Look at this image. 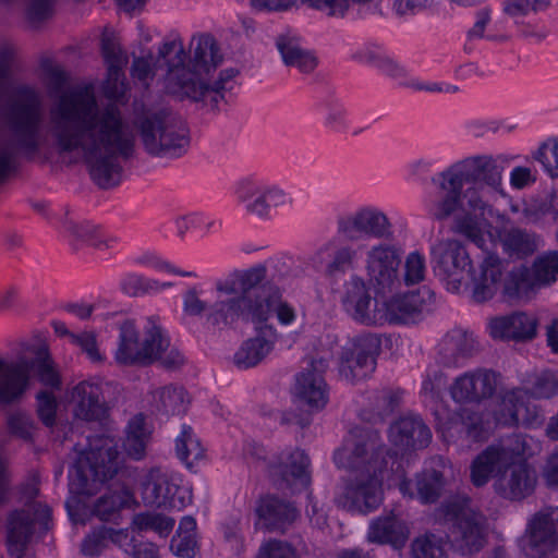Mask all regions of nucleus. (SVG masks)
Wrapping results in <instances>:
<instances>
[{
	"mask_svg": "<svg viewBox=\"0 0 558 558\" xmlns=\"http://www.w3.org/2000/svg\"><path fill=\"white\" fill-rule=\"evenodd\" d=\"M196 544L195 535L175 534L171 539L170 548L179 557L193 558Z\"/></svg>",
	"mask_w": 558,
	"mask_h": 558,
	"instance_id": "052dcab7",
	"label": "nucleus"
},
{
	"mask_svg": "<svg viewBox=\"0 0 558 558\" xmlns=\"http://www.w3.org/2000/svg\"><path fill=\"white\" fill-rule=\"evenodd\" d=\"M141 496L145 506L182 509L187 505L185 490L171 483L167 475L149 473L141 484Z\"/></svg>",
	"mask_w": 558,
	"mask_h": 558,
	"instance_id": "6ab92c4d",
	"label": "nucleus"
},
{
	"mask_svg": "<svg viewBox=\"0 0 558 558\" xmlns=\"http://www.w3.org/2000/svg\"><path fill=\"white\" fill-rule=\"evenodd\" d=\"M266 268L253 267L247 270L235 271L228 279L217 283V290L226 294H240L236 298L244 300L246 305L263 306L265 319L269 317V307L278 301V288L264 282Z\"/></svg>",
	"mask_w": 558,
	"mask_h": 558,
	"instance_id": "1a4fd4ad",
	"label": "nucleus"
},
{
	"mask_svg": "<svg viewBox=\"0 0 558 558\" xmlns=\"http://www.w3.org/2000/svg\"><path fill=\"white\" fill-rule=\"evenodd\" d=\"M51 510L47 505L34 504L29 509L13 510L7 520V543L11 555L21 558L32 536L35 525L41 532L50 529Z\"/></svg>",
	"mask_w": 558,
	"mask_h": 558,
	"instance_id": "9b49d317",
	"label": "nucleus"
},
{
	"mask_svg": "<svg viewBox=\"0 0 558 558\" xmlns=\"http://www.w3.org/2000/svg\"><path fill=\"white\" fill-rule=\"evenodd\" d=\"M293 547L282 541L272 539L264 544L256 558H294Z\"/></svg>",
	"mask_w": 558,
	"mask_h": 558,
	"instance_id": "bf43d9fd",
	"label": "nucleus"
},
{
	"mask_svg": "<svg viewBox=\"0 0 558 558\" xmlns=\"http://www.w3.org/2000/svg\"><path fill=\"white\" fill-rule=\"evenodd\" d=\"M520 437L513 436L505 442L493 444L486 447L471 464V481L476 487L487 484L490 477L497 481L514 456L524 452L519 448Z\"/></svg>",
	"mask_w": 558,
	"mask_h": 558,
	"instance_id": "ddd939ff",
	"label": "nucleus"
},
{
	"mask_svg": "<svg viewBox=\"0 0 558 558\" xmlns=\"http://www.w3.org/2000/svg\"><path fill=\"white\" fill-rule=\"evenodd\" d=\"M102 56L106 60L108 69L123 68L128 58L123 54L119 44L110 37L105 36L101 41Z\"/></svg>",
	"mask_w": 558,
	"mask_h": 558,
	"instance_id": "4d7b16f0",
	"label": "nucleus"
},
{
	"mask_svg": "<svg viewBox=\"0 0 558 558\" xmlns=\"http://www.w3.org/2000/svg\"><path fill=\"white\" fill-rule=\"evenodd\" d=\"M177 454L187 466L203 458L204 450L195 438L190 426H183L181 435L175 440Z\"/></svg>",
	"mask_w": 558,
	"mask_h": 558,
	"instance_id": "37998d69",
	"label": "nucleus"
},
{
	"mask_svg": "<svg viewBox=\"0 0 558 558\" xmlns=\"http://www.w3.org/2000/svg\"><path fill=\"white\" fill-rule=\"evenodd\" d=\"M435 521L449 525L453 542L466 553L480 551L487 542L488 522L485 514L468 497L442 502L434 512Z\"/></svg>",
	"mask_w": 558,
	"mask_h": 558,
	"instance_id": "423d86ee",
	"label": "nucleus"
},
{
	"mask_svg": "<svg viewBox=\"0 0 558 558\" xmlns=\"http://www.w3.org/2000/svg\"><path fill=\"white\" fill-rule=\"evenodd\" d=\"M416 492L418 498L425 504H433L441 496L445 481L441 472L427 470L416 476Z\"/></svg>",
	"mask_w": 558,
	"mask_h": 558,
	"instance_id": "58836bf2",
	"label": "nucleus"
},
{
	"mask_svg": "<svg viewBox=\"0 0 558 558\" xmlns=\"http://www.w3.org/2000/svg\"><path fill=\"white\" fill-rule=\"evenodd\" d=\"M435 294L427 288L409 292L384 303L385 322L390 324H410L418 320L424 312L429 311Z\"/></svg>",
	"mask_w": 558,
	"mask_h": 558,
	"instance_id": "aec40b11",
	"label": "nucleus"
},
{
	"mask_svg": "<svg viewBox=\"0 0 558 558\" xmlns=\"http://www.w3.org/2000/svg\"><path fill=\"white\" fill-rule=\"evenodd\" d=\"M14 48L9 44L0 45V99L5 90V80L10 76L11 63L14 58Z\"/></svg>",
	"mask_w": 558,
	"mask_h": 558,
	"instance_id": "0e129e2a",
	"label": "nucleus"
},
{
	"mask_svg": "<svg viewBox=\"0 0 558 558\" xmlns=\"http://www.w3.org/2000/svg\"><path fill=\"white\" fill-rule=\"evenodd\" d=\"M56 0H27L26 16L33 23H40L53 14Z\"/></svg>",
	"mask_w": 558,
	"mask_h": 558,
	"instance_id": "5fc2aeb1",
	"label": "nucleus"
},
{
	"mask_svg": "<svg viewBox=\"0 0 558 558\" xmlns=\"http://www.w3.org/2000/svg\"><path fill=\"white\" fill-rule=\"evenodd\" d=\"M191 59L185 64V50L180 40L165 43L154 68L167 66L165 86L169 94L194 101L203 99L209 89L208 75L222 61L216 40L210 35L192 38Z\"/></svg>",
	"mask_w": 558,
	"mask_h": 558,
	"instance_id": "f03ea898",
	"label": "nucleus"
},
{
	"mask_svg": "<svg viewBox=\"0 0 558 558\" xmlns=\"http://www.w3.org/2000/svg\"><path fill=\"white\" fill-rule=\"evenodd\" d=\"M132 502V492L123 486L98 498L94 506V514L101 521H109L120 509L130 506Z\"/></svg>",
	"mask_w": 558,
	"mask_h": 558,
	"instance_id": "c9c22d12",
	"label": "nucleus"
},
{
	"mask_svg": "<svg viewBox=\"0 0 558 558\" xmlns=\"http://www.w3.org/2000/svg\"><path fill=\"white\" fill-rule=\"evenodd\" d=\"M489 329L495 339L529 341L536 336L537 319L524 312H514L490 319Z\"/></svg>",
	"mask_w": 558,
	"mask_h": 558,
	"instance_id": "a878e982",
	"label": "nucleus"
},
{
	"mask_svg": "<svg viewBox=\"0 0 558 558\" xmlns=\"http://www.w3.org/2000/svg\"><path fill=\"white\" fill-rule=\"evenodd\" d=\"M381 473L359 472L354 480L349 481L343 492L336 498L339 507L349 511L366 513L381 502Z\"/></svg>",
	"mask_w": 558,
	"mask_h": 558,
	"instance_id": "2eb2a0df",
	"label": "nucleus"
},
{
	"mask_svg": "<svg viewBox=\"0 0 558 558\" xmlns=\"http://www.w3.org/2000/svg\"><path fill=\"white\" fill-rule=\"evenodd\" d=\"M277 45L288 66H294L304 73L312 72L316 68L317 60L311 52L283 38H280Z\"/></svg>",
	"mask_w": 558,
	"mask_h": 558,
	"instance_id": "e433bc0d",
	"label": "nucleus"
},
{
	"mask_svg": "<svg viewBox=\"0 0 558 558\" xmlns=\"http://www.w3.org/2000/svg\"><path fill=\"white\" fill-rule=\"evenodd\" d=\"M389 437L393 446L402 451H409L427 447L432 433L420 416L405 415L390 425Z\"/></svg>",
	"mask_w": 558,
	"mask_h": 558,
	"instance_id": "5701e85b",
	"label": "nucleus"
},
{
	"mask_svg": "<svg viewBox=\"0 0 558 558\" xmlns=\"http://www.w3.org/2000/svg\"><path fill=\"white\" fill-rule=\"evenodd\" d=\"M411 547L414 558H447L442 541L435 534L415 538Z\"/></svg>",
	"mask_w": 558,
	"mask_h": 558,
	"instance_id": "49530a36",
	"label": "nucleus"
},
{
	"mask_svg": "<svg viewBox=\"0 0 558 558\" xmlns=\"http://www.w3.org/2000/svg\"><path fill=\"white\" fill-rule=\"evenodd\" d=\"M409 538L405 523L396 515L379 517L368 527L367 541L376 544H390L395 548L404 546Z\"/></svg>",
	"mask_w": 558,
	"mask_h": 558,
	"instance_id": "7c9ffc66",
	"label": "nucleus"
},
{
	"mask_svg": "<svg viewBox=\"0 0 558 558\" xmlns=\"http://www.w3.org/2000/svg\"><path fill=\"white\" fill-rule=\"evenodd\" d=\"M538 287L548 286L558 279V251L538 256L532 266Z\"/></svg>",
	"mask_w": 558,
	"mask_h": 558,
	"instance_id": "a18cd8bd",
	"label": "nucleus"
},
{
	"mask_svg": "<svg viewBox=\"0 0 558 558\" xmlns=\"http://www.w3.org/2000/svg\"><path fill=\"white\" fill-rule=\"evenodd\" d=\"M432 255L439 269L448 277L472 267L469 253L457 240L440 241L432 247Z\"/></svg>",
	"mask_w": 558,
	"mask_h": 558,
	"instance_id": "c756f323",
	"label": "nucleus"
},
{
	"mask_svg": "<svg viewBox=\"0 0 558 558\" xmlns=\"http://www.w3.org/2000/svg\"><path fill=\"white\" fill-rule=\"evenodd\" d=\"M538 287L534 272L525 265L509 270L504 279L502 294L509 300L527 298Z\"/></svg>",
	"mask_w": 558,
	"mask_h": 558,
	"instance_id": "72a5a7b5",
	"label": "nucleus"
},
{
	"mask_svg": "<svg viewBox=\"0 0 558 558\" xmlns=\"http://www.w3.org/2000/svg\"><path fill=\"white\" fill-rule=\"evenodd\" d=\"M255 511L263 526L269 532L283 533L299 517V511L292 502L275 495L260 497Z\"/></svg>",
	"mask_w": 558,
	"mask_h": 558,
	"instance_id": "b1692460",
	"label": "nucleus"
},
{
	"mask_svg": "<svg viewBox=\"0 0 558 558\" xmlns=\"http://www.w3.org/2000/svg\"><path fill=\"white\" fill-rule=\"evenodd\" d=\"M71 337L92 361L100 362L102 360L97 348L96 336L93 332H83L78 336L71 335Z\"/></svg>",
	"mask_w": 558,
	"mask_h": 558,
	"instance_id": "774afa93",
	"label": "nucleus"
},
{
	"mask_svg": "<svg viewBox=\"0 0 558 558\" xmlns=\"http://www.w3.org/2000/svg\"><path fill=\"white\" fill-rule=\"evenodd\" d=\"M76 418L86 422H99L108 416L109 407L100 383L83 380L66 392Z\"/></svg>",
	"mask_w": 558,
	"mask_h": 558,
	"instance_id": "dca6fc26",
	"label": "nucleus"
},
{
	"mask_svg": "<svg viewBox=\"0 0 558 558\" xmlns=\"http://www.w3.org/2000/svg\"><path fill=\"white\" fill-rule=\"evenodd\" d=\"M400 254L392 245H379L368 254V274L380 289L390 288L398 278Z\"/></svg>",
	"mask_w": 558,
	"mask_h": 558,
	"instance_id": "bb28decb",
	"label": "nucleus"
},
{
	"mask_svg": "<svg viewBox=\"0 0 558 558\" xmlns=\"http://www.w3.org/2000/svg\"><path fill=\"white\" fill-rule=\"evenodd\" d=\"M327 367L326 359H313L310 367L296 376V395L311 408L323 409L327 403V386L323 378Z\"/></svg>",
	"mask_w": 558,
	"mask_h": 558,
	"instance_id": "4be33fe9",
	"label": "nucleus"
},
{
	"mask_svg": "<svg viewBox=\"0 0 558 558\" xmlns=\"http://www.w3.org/2000/svg\"><path fill=\"white\" fill-rule=\"evenodd\" d=\"M126 92V84L122 68L108 69L107 80L104 84V94L108 99L121 100Z\"/></svg>",
	"mask_w": 558,
	"mask_h": 558,
	"instance_id": "864d4df0",
	"label": "nucleus"
},
{
	"mask_svg": "<svg viewBox=\"0 0 558 558\" xmlns=\"http://www.w3.org/2000/svg\"><path fill=\"white\" fill-rule=\"evenodd\" d=\"M504 262L495 253L486 252L480 265V272L472 277V299L476 303L492 300L500 288Z\"/></svg>",
	"mask_w": 558,
	"mask_h": 558,
	"instance_id": "393cba45",
	"label": "nucleus"
},
{
	"mask_svg": "<svg viewBox=\"0 0 558 558\" xmlns=\"http://www.w3.org/2000/svg\"><path fill=\"white\" fill-rule=\"evenodd\" d=\"M381 349L377 335L363 333L352 340L350 347L343 348L340 356L339 372L350 383L366 378L375 371L376 357Z\"/></svg>",
	"mask_w": 558,
	"mask_h": 558,
	"instance_id": "f8f14e48",
	"label": "nucleus"
},
{
	"mask_svg": "<svg viewBox=\"0 0 558 558\" xmlns=\"http://www.w3.org/2000/svg\"><path fill=\"white\" fill-rule=\"evenodd\" d=\"M207 310V303L203 301L196 291L192 288L186 291L183 299V311L190 316H199Z\"/></svg>",
	"mask_w": 558,
	"mask_h": 558,
	"instance_id": "69168bd1",
	"label": "nucleus"
},
{
	"mask_svg": "<svg viewBox=\"0 0 558 558\" xmlns=\"http://www.w3.org/2000/svg\"><path fill=\"white\" fill-rule=\"evenodd\" d=\"M125 539V530H114L101 525L88 533L81 544V551L84 556L96 557L107 548L109 543H113L120 547Z\"/></svg>",
	"mask_w": 558,
	"mask_h": 558,
	"instance_id": "f704fd0d",
	"label": "nucleus"
},
{
	"mask_svg": "<svg viewBox=\"0 0 558 558\" xmlns=\"http://www.w3.org/2000/svg\"><path fill=\"white\" fill-rule=\"evenodd\" d=\"M270 348V343L264 337L248 339L234 354V363L243 368L255 366L266 356Z\"/></svg>",
	"mask_w": 558,
	"mask_h": 558,
	"instance_id": "4c0bfd02",
	"label": "nucleus"
},
{
	"mask_svg": "<svg viewBox=\"0 0 558 558\" xmlns=\"http://www.w3.org/2000/svg\"><path fill=\"white\" fill-rule=\"evenodd\" d=\"M535 159L542 163L545 171L551 177H558V140L550 138L543 143L535 154Z\"/></svg>",
	"mask_w": 558,
	"mask_h": 558,
	"instance_id": "09e8293b",
	"label": "nucleus"
},
{
	"mask_svg": "<svg viewBox=\"0 0 558 558\" xmlns=\"http://www.w3.org/2000/svg\"><path fill=\"white\" fill-rule=\"evenodd\" d=\"M404 281L408 286L416 284L424 279L425 262L418 252H412L405 259Z\"/></svg>",
	"mask_w": 558,
	"mask_h": 558,
	"instance_id": "6e6d98bb",
	"label": "nucleus"
},
{
	"mask_svg": "<svg viewBox=\"0 0 558 558\" xmlns=\"http://www.w3.org/2000/svg\"><path fill=\"white\" fill-rule=\"evenodd\" d=\"M185 390L182 387H165L159 393L160 402L165 413L180 414L185 411Z\"/></svg>",
	"mask_w": 558,
	"mask_h": 558,
	"instance_id": "8fccbe9b",
	"label": "nucleus"
},
{
	"mask_svg": "<svg viewBox=\"0 0 558 558\" xmlns=\"http://www.w3.org/2000/svg\"><path fill=\"white\" fill-rule=\"evenodd\" d=\"M401 396L398 392L386 390L377 397V417L383 420L384 416L391 414L399 405Z\"/></svg>",
	"mask_w": 558,
	"mask_h": 558,
	"instance_id": "338daca9",
	"label": "nucleus"
},
{
	"mask_svg": "<svg viewBox=\"0 0 558 558\" xmlns=\"http://www.w3.org/2000/svg\"><path fill=\"white\" fill-rule=\"evenodd\" d=\"M521 549L525 558H547L558 549V508L546 507L531 515Z\"/></svg>",
	"mask_w": 558,
	"mask_h": 558,
	"instance_id": "9d476101",
	"label": "nucleus"
},
{
	"mask_svg": "<svg viewBox=\"0 0 558 558\" xmlns=\"http://www.w3.org/2000/svg\"><path fill=\"white\" fill-rule=\"evenodd\" d=\"M118 471L119 451L116 444L107 436H95L89 439L88 448L77 457L70 490L76 495L93 496Z\"/></svg>",
	"mask_w": 558,
	"mask_h": 558,
	"instance_id": "39448f33",
	"label": "nucleus"
},
{
	"mask_svg": "<svg viewBox=\"0 0 558 558\" xmlns=\"http://www.w3.org/2000/svg\"><path fill=\"white\" fill-rule=\"evenodd\" d=\"M37 399V414L43 424L51 427L56 423L57 400L52 392L41 390L36 396Z\"/></svg>",
	"mask_w": 558,
	"mask_h": 558,
	"instance_id": "603ef678",
	"label": "nucleus"
},
{
	"mask_svg": "<svg viewBox=\"0 0 558 558\" xmlns=\"http://www.w3.org/2000/svg\"><path fill=\"white\" fill-rule=\"evenodd\" d=\"M43 69L48 76V86L51 92L60 93L69 82L68 74L58 65L50 61L43 62Z\"/></svg>",
	"mask_w": 558,
	"mask_h": 558,
	"instance_id": "e2e57ef3",
	"label": "nucleus"
},
{
	"mask_svg": "<svg viewBox=\"0 0 558 558\" xmlns=\"http://www.w3.org/2000/svg\"><path fill=\"white\" fill-rule=\"evenodd\" d=\"M388 219L380 213L362 210L356 215L339 220V231L348 239H356L357 233H366L375 236H389Z\"/></svg>",
	"mask_w": 558,
	"mask_h": 558,
	"instance_id": "c85d7f7f",
	"label": "nucleus"
},
{
	"mask_svg": "<svg viewBox=\"0 0 558 558\" xmlns=\"http://www.w3.org/2000/svg\"><path fill=\"white\" fill-rule=\"evenodd\" d=\"M442 175L445 182L441 183V187L447 191V196L438 205L435 213L437 219H445L456 210L459 191L465 183L484 181L488 185H497L501 180L499 167L492 158L487 157L465 160L461 165L450 168Z\"/></svg>",
	"mask_w": 558,
	"mask_h": 558,
	"instance_id": "0eeeda50",
	"label": "nucleus"
},
{
	"mask_svg": "<svg viewBox=\"0 0 558 558\" xmlns=\"http://www.w3.org/2000/svg\"><path fill=\"white\" fill-rule=\"evenodd\" d=\"M5 425L10 435L25 442L33 441L36 427L34 420L27 412L19 409L8 413Z\"/></svg>",
	"mask_w": 558,
	"mask_h": 558,
	"instance_id": "c03bdc74",
	"label": "nucleus"
},
{
	"mask_svg": "<svg viewBox=\"0 0 558 558\" xmlns=\"http://www.w3.org/2000/svg\"><path fill=\"white\" fill-rule=\"evenodd\" d=\"M310 459L303 450H294L289 454L284 463L274 466L272 474L281 476L282 483L295 489L307 488L311 483L308 472Z\"/></svg>",
	"mask_w": 558,
	"mask_h": 558,
	"instance_id": "473e14b6",
	"label": "nucleus"
},
{
	"mask_svg": "<svg viewBox=\"0 0 558 558\" xmlns=\"http://www.w3.org/2000/svg\"><path fill=\"white\" fill-rule=\"evenodd\" d=\"M497 374L492 369L478 368L457 377L450 386V396L458 403H480L494 396Z\"/></svg>",
	"mask_w": 558,
	"mask_h": 558,
	"instance_id": "a211bd4d",
	"label": "nucleus"
},
{
	"mask_svg": "<svg viewBox=\"0 0 558 558\" xmlns=\"http://www.w3.org/2000/svg\"><path fill=\"white\" fill-rule=\"evenodd\" d=\"M147 438L148 434L145 429L144 416L138 414L128 425V434L123 442L126 453L135 460L143 458Z\"/></svg>",
	"mask_w": 558,
	"mask_h": 558,
	"instance_id": "ea45409f",
	"label": "nucleus"
},
{
	"mask_svg": "<svg viewBox=\"0 0 558 558\" xmlns=\"http://www.w3.org/2000/svg\"><path fill=\"white\" fill-rule=\"evenodd\" d=\"M32 375L52 390L61 389V376L46 345L36 348L31 359L20 356L15 361H7L0 356V409L22 400Z\"/></svg>",
	"mask_w": 558,
	"mask_h": 558,
	"instance_id": "20e7f679",
	"label": "nucleus"
},
{
	"mask_svg": "<svg viewBox=\"0 0 558 558\" xmlns=\"http://www.w3.org/2000/svg\"><path fill=\"white\" fill-rule=\"evenodd\" d=\"M240 318L259 323L266 322L263 306H254L253 310L251 305L244 303V300L236 296L217 302L207 316V320L214 326L231 325Z\"/></svg>",
	"mask_w": 558,
	"mask_h": 558,
	"instance_id": "cd10ccee",
	"label": "nucleus"
},
{
	"mask_svg": "<svg viewBox=\"0 0 558 558\" xmlns=\"http://www.w3.org/2000/svg\"><path fill=\"white\" fill-rule=\"evenodd\" d=\"M550 0H506L504 13L515 22L522 20L531 11L538 12L547 9Z\"/></svg>",
	"mask_w": 558,
	"mask_h": 558,
	"instance_id": "de8ad7c7",
	"label": "nucleus"
},
{
	"mask_svg": "<svg viewBox=\"0 0 558 558\" xmlns=\"http://www.w3.org/2000/svg\"><path fill=\"white\" fill-rule=\"evenodd\" d=\"M502 244L507 252L518 257L531 255L536 250L535 240L526 231L511 228L504 233Z\"/></svg>",
	"mask_w": 558,
	"mask_h": 558,
	"instance_id": "79ce46f5",
	"label": "nucleus"
},
{
	"mask_svg": "<svg viewBox=\"0 0 558 558\" xmlns=\"http://www.w3.org/2000/svg\"><path fill=\"white\" fill-rule=\"evenodd\" d=\"M116 361L124 366L147 367L159 362L166 369H177L184 364V357L177 348L170 347V340L163 335L155 320L148 319L144 338L133 320H125L120 326L119 345Z\"/></svg>",
	"mask_w": 558,
	"mask_h": 558,
	"instance_id": "7ed1b4c3",
	"label": "nucleus"
},
{
	"mask_svg": "<svg viewBox=\"0 0 558 558\" xmlns=\"http://www.w3.org/2000/svg\"><path fill=\"white\" fill-rule=\"evenodd\" d=\"M134 125L138 130L148 154L161 155L182 147L185 138L169 131V113L166 110L145 112L137 117Z\"/></svg>",
	"mask_w": 558,
	"mask_h": 558,
	"instance_id": "4468645a",
	"label": "nucleus"
},
{
	"mask_svg": "<svg viewBox=\"0 0 558 558\" xmlns=\"http://www.w3.org/2000/svg\"><path fill=\"white\" fill-rule=\"evenodd\" d=\"M460 207L465 211H474L475 214L484 216L487 204L482 199L477 190L473 187H469L461 195V190L459 191V199L456 209Z\"/></svg>",
	"mask_w": 558,
	"mask_h": 558,
	"instance_id": "13d9d810",
	"label": "nucleus"
},
{
	"mask_svg": "<svg viewBox=\"0 0 558 558\" xmlns=\"http://www.w3.org/2000/svg\"><path fill=\"white\" fill-rule=\"evenodd\" d=\"M132 524L138 531H153L161 537H167L173 530L175 520L157 512H140L133 517Z\"/></svg>",
	"mask_w": 558,
	"mask_h": 558,
	"instance_id": "a19ab883",
	"label": "nucleus"
},
{
	"mask_svg": "<svg viewBox=\"0 0 558 558\" xmlns=\"http://www.w3.org/2000/svg\"><path fill=\"white\" fill-rule=\"evenodd\" d=\"M353 448H340L333 459L339 468L357 472H384L389 450L383 444L380 435L373 428H355Z\"/></svg>",
	"mask_w": 558,
	"mask_h": 558,
	"instance_id": "6e6552de",
	"label": "nucleus"
},
{
	"mask_svg": "<svg viewBox=\"0 0 558 558\" xmlns=\"http://www.w3.org/2000/svg\"><path fill=\"white\" fill-rule=\"evenodd\" d=\"M120 547L132 558H159L158 548L155 544L145 541H138L134 536L129 537L125 530V539Z\"/></svg>",
	"mask_w": 558,
	"mask_h": 558,
	"instance_id": "3c124183",
	"label": "nucleus"
},
{
	"mask_svg": "<svg viewBox=\"0 0 558 558\" xmlns=\"http://www.w3.org/2000/svg\"><path fill=\"white\" fill-rule=\"evenodd\" d=\"M0 183L16 170L17 157H34L44 146L59 155L82 154L101 189L122 178L119 158L134 153V134L116 104L100 106L92 85L75 86L54 97L45 117L39 92L16 86L1 114Z\"/></svg>",
	"mask_w": 558,
	"mask_h": 558,
	"instance_id": "f257e3e1",
	"label": "nucleus"
},
{
	"mask_svg": "<svg viewBox=\"0 0 558 558\" xmlns=\"http://www.w3.org/2000/svg\"><path fill=\"white\" fill-rule=\"evenodd\" d=\"M531 393L535 398H551L558 393V373L545 371L536 376L529 390L519 389L509 396L505 402L512 404L511 416L517 422L532 423L536 414H531L524 398Z\"/></svg>",
	"mask_w": 558,
	"mask_h": 558,
	"instance_id": "412c9836",
	"label": "nucleus"
},
{
	"mask_svg": "<svg viewBox=\"0 0 558 558\" xmlns=\"http://www.w3.org/2000/svg\"><path fill=\"white\" fill-rule=\"evenodd\" d=\"M347 301L353 305V318L365 325L381 324L385 320V308H378V301L373 299L360 282H354L347 293Z\"/></svg>",
	"mask_w": 558,
	"mask_h": 558,
	"instance_id": "2f4dec72",
	"label": "nucleus"
},
{
	"mask_svg": "<svg viewBox=\"0 0 558 558\" xmlns=\"http://www.w3.org/2000/svg\"><path fill=\"white\" fill-rule=\"evenodd\" d=\"M456 229L458 232L468 236L472 242H474L478 247H483L485 243V239L480 230V228L475 225L470 215H464L461 218L456 219Z\"/></svg>",
	"mask_w": 558,
	"mask_h": 558,
	"instance_id": "680f3d73",
	"label": "nucleus"
},
{
	"mask_svg": "<svg viewBox=\"0 0 558 558\" xmlns=\"http://www.w3.org/2000/svg\"><path fill=\"white\" fill-rule=\"evenodd\" d=\"M537 483L535 470L518 456L494 482L495 492L505 499L521 501L533 494Z\"/></svg>",
	"mask_w": 558,
	"mask_h": 558,
	"instance_id": "f3484780",
	"label": "nucleus"
}]
</instances>
